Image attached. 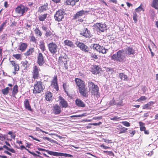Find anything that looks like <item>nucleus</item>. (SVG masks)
<instances>
[{
  "label": "nucleus",
  "instance_id": "6e6d98bb",
  "mask_svg": "<svg viewBox=\"0 0 158 158\" xmlns=\"http://www.w3.org/2000/svg\"><path fill=\"white\" fill-rule=\"evenodd\" d=\"M14 67V71H18L19 70V64H16V65Z\"/></svg>",
  "mask_w": 158,
  "mask_h": 158
},
{
  "label": "nucleus",
  "instance_id": "4c0bfd02",
  "mask_svg": "<svg viewBox=\"0 0 158 158\" xmlns=\"http://www.w3.org/2000/svg\"><path fill=\"white\" fill-rule=\"evenodd\" d=\"M52 93L50 92L47 93L46 95V99L48 101H50L52 99Z\"/></svg>",
  "mask_w": 158,
  "mask_h": 158
},
{
  "label": "nucleus",
  "instance_id": "1a4fd4ad",
  "mask_svg": "<svg viewBox=\"0 0 158 158\" xmlns=\"http://www.w3.org/2000/svg\"><path fill=\"white\" fill-rule=\"evenodd\" d=\"M134 46L126 47L124 50L125 54L130 57H131V55H135L136 52L135 49L134 48Z\"/></svg>",
  "mask_w": 158,
  "mask_h": 158
},
{
  "label": "nucleus",
  "instance_id": "603ef678",
  "mask_svg": "<svg viewBox=\"0 0 158 158\" xmlns=\"http://www.w3.org/2000/svg\"><path fill=\"white\" fill-rule=\"evenodd\" d=\"M122 123L124 126L126 127H128L130 126V124L128 122L126 121H123L122 122Z\"/></svg>",
  "mask_w": 158,
  "mask_h": 158
},
{
  "label": "nucleus",
  "instance_id": "f3484780",
  "mask_svg": "<svg viewBox=\"0 0 158 158\" xmlns=\"http://www.w3.org/2000/svg\"><path fill=\"white\" fill-rule=\"evenodd\" d=\"M60 104L61 105L62 108H66L68 106L67 102L62 97L59 96Z\"/></svg>",
  "mask_w": 158,
  "mask_h": 158
},
{
  "label": "nucleus",
  "instance_id": "0eeeda50",
  "mask_svg": "<svg viewBox=\"0 0 158 158\" xmlns=\"http://www.w3.org/2000/svg\"><path fill=\"white\" fill-rule=\"evenodd\" d=\"M43 89L44 88L42 86V82L40 81H38L34 85L33 92L35 94L39 93L41 91H43Z\"/></svg>",
  "mask_w": 158,
  "mask_h": 158
},
{
  "label": "nucleus",
  "instance_id": "a18cd8bd",
  "mask_svg": "<svg viewBox=\"0 0 158 158\" xmlns=\"http://www.w3.org/2000/svg\"><path fill=\"white\" fill-rule=\"evenodd\" d=\"M7 34H3L1 36V39L2 40H5L7 39Z\"/></svg>",
  "mask_w": 158,
  "mask_h": 158
},
{
  "label": "nucleus",
  "instance_id": "a878e982",
  "mask_svg": "<svg viewBox=\"0 0 158 158\" xmlns=\"http://www.w3.org/2000/svg\"><path fill=\"white\" fill-rule=\"evenodd\" d=\"M65 4L74 6L75 5L76 2L79 1V0H66Z\"/></svg>",
  "mask_w": 158,
  "mask_h": 158
},
{
  "label": "nucleus",
  "instance_id": "2eb2a0df",
  "mask_svg": "<svg viewBox=\"0 0 158 158\" xmlns=\"http://www.w3.org/2000/svg\"><path fill=\"white\" fill-rule=\"evenodd\" d=\"M75 81L77 85L78 86L79 89L85 86L84 81L80 79L76 78Z\"/></svg>",
  "mask_w": 158,
  "mask_h": 158
},
{
  "label": "nucleus",
  "instance_id": "4468645a",
  "mask_svg": "<svg viewBox=\"0 0 158 158\" xmlns=\"http://www.w3.org/2000/svg\"><path fill=\"white\" fill-rule=\"evenodd\" d=\"M79 90L81 95L85 98L88 97V91L87 88L85 87V86L79 89Z\"/></svg>",
  "mask_w": 158,
  "mask_h": 158
},
{
  "label": "nucleus",
  "instance_id": "774afa93",
  "mask_svg": "<svg viewBox=\"0 0 158 158\" xmlns=\"http://www.w3.org/2000/svg\"><path fill=\"white\" fill-rule=\"evenodd\" d=\"M104 141L106 143H112V141L111 140H108L106 139H104Z\"/></svg>",
  "mask_w": 158,
  "mask_h": 158
},
{
  "label": "nucleus",
  "instance_id": "20e7f679",
  "mask_svg": "<svg viewBox=\"0 0 158 158\" xmlns=\"http://www.w3.org/2000/svg\"><path fill=\"white\" fill-rule=\"evenodd\" d=\"M65 14V12L63 9L59 10L55 14L54 17L55 20L58 22L61 21L64 18Z\"/></svg>",
  "mask_w": 158,
  "mask_h": 158
},
{
  "label": "nucleus",
  "instance_id": "412c9836",
  "mask_svg": "<svg viewBox=\"0 0 158 158\" xmlns=\"http://www.w3.org/2000/svg\"><path fill=\"white\" fill-rule=\"evenodd\" d=\"M118 77L122 81H128L129 80L128 77L127 75L125 74L124 73H119Z\"/></svg>",
  "mask_w": 158,
  "mask_h": 158
},
{
  "label": "nucleus",
  "instance_id": "58836bf2",
  "mask_svg": "<svg viewBox=\"0 0 158 158\" xmlns=\"http://www.w3.org/2000/svg\"><path fill=\"white\" fill-rule=\"evenodd\" d=\"M10 89L9 87H6V88L2 89L1 91L4 95H7L9 93Z\"/></svg>",
  "mask_w": 158,
  "mask_h": 158
},
{
  "label": "nucleus",
  "instance_id": "f257e3e1",
  "mask_svg": "<svg viewBox=\"0 0 158 158\" xmlns=\"http://www.w3.org/2000/svg\"><path fill=\"white\" fill-rule=\"evenodd\" d=\"M126 55L124 50H120L117 52L116 54H114L111 56V59L114 61L123 63L126 60Z\"/></svg>",
  "mask_w": 158,
  "mask_h": 158
},
{
  "label": "nucleus",
  "instance_id": "4d7b16f0",
  "mask_svg": "<svg viewBox=\"0 0 158 158\" xmlns=\"http://www.w3.org/2000/svg\"><path fill=\"white\" fill-rule=\"evenodd\" d=\"M146 98L145 96H141L140 97V98H139L137 100V101L139 102H140L141 101L145 100H146Z\"/></svg>",
  "mask_w": 158,
  "mask_h": 158
},
{
  "label": "nucleus",
  "instance_id": "b1692460",
  "mask_svg": "<svg viewBox=\"0 0 158 158\" xmlns=\"http://www.w3.org/2000/svg\"><path fill=\"white\" fill-rule=\"evenodd\" d=\"M64 43L65 45L70 47L74 48L75 47L74 44L72 41L66 40L64 41Z\"/></svg>",
  "mask_w": 158,
  "mask_h": 158
},
{
  "label": "nucleus",
  "instance_id": "2f4dec72",
  "mask_svg": "<svg viewBox=\"0 0 158 158\" xmlns=\"http://www.w3.org/2000/svg\"><path fill=\"white\" fill-rule=\"evenodd\" d=\"M21 63L22 66L24 67V69L27 70L29 66V64L27 60H25L24 61H22Z\"/></svg>",
  "mask_w": 158,
  "mask_h": 158
},
{
  "label": "nucleus",
  "instance_id": "bb28decb",
  "mask_svg": "<svg viewBox=\"0 0 158 158\" xmlns=\"http://www.w3.org/2000/svg\"><path fill=\"white\" fill-rule=\"evenodd\" d=\"M48 9V4L46 3L44 5L39 7V11L40 12L47 10Z\"/></svg>",
  "mask_w": 158,
  "mask_h": 158
},
{
  "label": "nucleus",
  "instance_id": "5fc2aeb1",
  "mask_svg": "<svg viewBox=\"0 0 158 158\" xmlns=\"http://www.w3.org/2000/svg\"><path fill=\"white\" fill-rule=\"evenodd\" d=\"M104 152L106 153H108V154L110 156H114V154L112 152L104 151Z\"/></svg>",
  "mask_w": 158,
  "mask_h": 158
},
{
  "label": "nucleus",
  "instance_id": "ddd939ff",
  "mask_svg": "<svg viewBox=\"0 0 158 158\" xmlns=\"http://www.w3.org/2000/svg\"><path fill=\"white\" fill-rule=\"evenodd\" d=\"M37 63L40 66H42L45 63L44 58L43 54L41 52L39 53L38 54Z\"/></svg>",
  "mask_w": 158,
  "mask_h": 158
},
{
  "label": "nucleus",
  "instance_id": "69168bd1",
  "mask_svg": "<svg viewBox=\"0 0 158 158\" xmlns=\"http://www.w3.org/2000/svg\"><path fill=\"white\" fill-rule=\"evenodd\" d=\"M119 118L117 116H114L113 118H111V120L116 121V120H118L119 119Z\"/></svg>",
  "mask_w": 158,
  "mask_h": 158
},
{
  "label": "nucleus",
  "instance_id": "6e6552de",
  "mask_svg": "<svg viewBox=\"0 0 158 158\" xmlns=\"http://www.w3.org/2000/svg\"><path fill=\"white\" fill-rule=\"evenodd\" d=\"M96 30L98 31L103 32L106 30V25L105 23H98L95 24L94 25Z\"/></svg>",
  "mask_w": 158,
  "mask_h": 158
},
{
  "label": "nucleus",
  "instance_id": "3c124183",
  "mask_svg": "<svg viewBox=\"0 0 158 158\" xmlns=\"http://www.w3.org/2000/svg\"><path fill=\"white\" fill-rule=\"evenodd\" d=\"M52 33L49 30H48L46 31L45 33V35L47 37L50 36L52 34Z\"/></svg>",
  "mask_w": 158,
  "mask_h": 158
},
{
  "label": "nucleus",
  "instance_id": "79ce46f5",
  "mask_svg": "<svg viewBox=\"0 0 158 158\" xmlns=\"http://www.w3.org/2000/svg\"><path fill=\"white\" fill-rule=\"evenodd\" d=\"M127 130V128H126L124 127H121L119 129V131H120L119 134H120L121 133H125Z\"/></svg>",
  "mask_w": 158,
  "mask_h": 158
},
{
  "label": "nucleus",
  "instance_id": "c756f323",
  "mask_svg": "<svg viewBox=\"0 0 158 158\" xmlns=\"http://www.w3.org/2000/svg\"><path fill=\"white\" fill-rule=\"evenodd\" d=\"M151 6L156 9H158V0H153Z\"/></svg>",
  "mask_w": 158,
  "mask_h": 158
},
{
  "label": "nucleus",
  "instance_id": "dca6fc26",
  "mask_svg": "<svg viewBox=\"0 0 158 158\" xmlns=\"http://www.w3.org/2000/svg\"><path fill=\"white\" fill-rule=\"evenodd\" d=\"M80 34L81 35L84 36L86 38H89L92 36L89 31L87 28H85L83 31Z\"/></svg>",
  "mask_w": 158,
  "mask_h": 158
},
{
  "label": "nucleus",
  "instance_id": "bf43d9fd",
  "mask_svg": "<svg viewBox=\"0 0 158 158\" xmlns=\"http://www.w3.org/2000/svg\"><path fill=\"white\" fill-rule=\"evenodd\" d=\"M129 133L131 134V136L132 137L135 134V130L134 131H131V130H129Z\"/></svg>",
  "mask_w": 158,
  "mask_h": 158
},
{
  "label": "nucleus",
  "instance_id": "de8ad7c7",
  "mask_svg": "<svg viewBox=\"0 0 158 158\" xmlns=\"http://www.w3.org/2000/svg\"><path fill=\"white\" fill-rule=\"evenodd\" d=\"M6 135H3L0 133V140L2 141L6 139Z\"/></svg>",
  "mask_w": 158,
  "mask_h": 158
},
{
  "label": "nucleus",
  "instance_id": "9d476101",
  "mask_svg": "<svg viewBox=\"0 0 158 158\" xmlns=\"http://www.w3.org/2000/svg\"><path fill=\"white\" fill-rule=\"evenodd\" d=\"M49 50L51 53L54 54L57 52V45L54 43L52 42L49 43L48 45Z\"/></svg>",
  "mask_w": 158,
  "mask_h": 158
},
{
  "label": "nucleus",
  "instance_id": "f704fd0d",
  "mask_svg": "<svg viewBox=\"0 0 158 158\" xmlns=\"http://www.w3.org/2000/svg\"><path fill=\"white\" fill-rule=\"evenodd\" d=\"M39 46L40 49L41 50L42 52H43L45 50V46L44 42L43 41H40Z\"/></svg>",
  "mask_w": 158,
  "mask_h": 158
},
{
  "label": "nucleus",
  "instance_id": "09e8293b",
  "mask_svg": "<svg viewBox=\"0 0 158 158\" xmlns=\"http://www.w3.org/2000/svg\"><path fill=\"white\" fill-rule=\"evenodd\" d=\"M13 56L15 57L16 59L18 60H19L20 59H21V55L19 54H14L13 55Z\"/></svg>",
  "mask_w": 158,
  "mask_h": 158
},
{
  "label": "nucleus",
  "instance_id": "c9c22d12",
  "mask_svg": "<svg viewBox=\"0 0 158 158\" xmlns=\"http://www.w3.org/2000/svg\"><path fill=\"white\" fill-rule=\"evenodd\" d=\"M109 104L110 106H111L115 105H120V102H117L115 101L113 98L112 100L110 101Z\"/></svg>",
  "mask_w": 158,
  "mask_h": 158
},
{
  "label": "nucleus",
  "instance_id": "72a5a7b5",
  "mask_svg": "<svg viewBox=\"0 0 158 158\" xmlns=\"http://www.w3.org/2000/svg\"><path fill=\"white\" fill-rule=\"evenodd\" d=\"M34 51V48H30L27 52L24 53V55L26 56H28L31 55Z\"/></svg>",
  "mask_w": 158,
  "mask_h": 158
},
{
  "label": "nucleus",
  "instance_id": "7ed1b4c3",
  "mask_svg": "<svg viewBox=\"0 0 158 158\" xmlns=\"http://www.w3.org/2000/svg\"><path fill=\"white\" fill-rule=\"evenodd\" d=\"M75 44L81 50L85 52L88 53L90 51V48L83 43L77 40L75 42Z\"/></svg>",
  "mask_w": 158,
  "mask_h": 158
},
{
  "label": "nucleus",
  "instance_id": "aec40b11",
  "mask_svg": "<svg viewBox=\"0 0 158 158\" xmlns=\"http://www.w3.org/2000/svg\"><path fill=\"white\" fill-rule=\"evenodd\" d=\"M75 103L76 105L78 107H84L85 106V104L79 98H77L76 100Z\"/></svg>",
  "mask_w": 158,
  "mask_h": 158
},
{
  "label": "nucleus",
  "instance_id": "473e14b6",
  "mask_svg": "<svg viewBox=\"0 0 158 158\" xmlns=\"http://www.w3.org/2000/svg\"><path fill=\"white\" fill-rule=\"evenodd\" d=\"M18 87L17 85H15L14 86L13 90L12 91L13 96L15 97V94L18 92Z\"/></svg>",
  "mask_w": 158,
  "mask_h": 158
},
{
  "label": "nucleus",
  "instance_id": "c85d7f7f",
  "mask_svg": "<svg viewBox=\"0 0 158 158\" xmlns=\"http://www.w3.org/2000/svg\"><path fill=\"white\" fill-rule=\"evenodd\" d=\"M27 46V44L26 43H21V44L19 46V49L20 50L23 51L25 50Z\"/></svg>",
  "mask_w": 158,
  "mask_h": 158
},
{
  "label": "nucleus",
  "instance_id": "e2e57ef3",
  "mask_svg": "<svg viewBox=\"0 0 158 158\" xmlns=\"http://www.w3.org/2000/svg\"><path fill=\"white\" fill-rule=\"evenodd\" d=\"M64 67L66 69H68V66L67 65V61L65 62H64Z\"/></svg>",
  "mask_w": 158,
  "mask_h": 158
},
{
  "label": "nucleus",
  "instance_id": "f8f14e48",
  "mask_svg": "<svg viewBox=\"0 0 158 158\" xmlns=\"http://www.w3.org/2000/svg\"><path fill=\"white\" fill-rule=\"evenodd\" d=\"M90 13L89 11L85 10H83L77 12L76 14L73 16V19H79L80 17L86 14Z\"/></svg>",
  "mask_w": 158,
  "mask_h": 158
},
{
  "label": "nucleus",
  "instance_id": "4be33fe9",
  "mask_svg": "<svg viewBox=\"0 0 158 158\" xmlns=\"http://www.w3.org/2000/svg\"><path fill=\"white\" fill-rule=\"evenodd\" d=\"M24 105L25 108L27 110L31 111L32 109L31 108V106L29 104V99H26L24 102Z\"/></svg>",
  "mask_w": 158,
  "mask_h": 158
},
{
  "label": "nucleus",
  "instance_id": "cd10ccee",
  "mask_svg": "<svg viewBox=\"0 0 158 158\" xmlns=\"http://www.w3.org/2000/svg\"><path fill=\"white\" fill-rule=\"evenodd\" d=\"M37 149L39 151H45V152H47V153L48 154H49L51 155L54 156V152L52 151H49L48 150H46V149H44L39 148H38Z\"/></svg>",
  "mask_w": 158,
  "mask_h": 158
},
{
  "label": "nucleus",
  "instance_id": "a211bd4d",
  "mask_svg": "<svg viewBox=\"0 0 158 158\" xmlns=\"http://www.w3.org/2000/svg\"><path fill=\"white\" fill-rule=\"evenodd\" d=\"M54 156H64L65 157H73V155L68 154L66 153H63L61 152H54Z\"/></svg>",
  "mask_w": 158,
  "mask_h": 158
},
{
  "label": "nucleus",
  "instance_id": "5701e85b",
  "mask_svg": "<svg viewBox=\"0 0 158 158\" xmlns=\"http://www.w3.org/2000/svg\"><path fill=\"white\" fill-rule=\"evenodd\" d=\"M54 80L52 82V85L56 91L59 90V88L57 82V79L56 76L54 77L53 79Z\"/></svg>",
  "mask_w": 158,
  "mask_h": 158
},
{
  "label": "nucleus",
  "instance_id": "7c9ffc66",
  "mask_svg": "<svg viewBox=\"0 0 158 158\" xmlns=\"http://www.w3.org/2000/svg\"><path fill=\"white\" fill-rule=\"evenodd\" d=\"M67 56L66 55L64 56L61 55L59 58V61L61 63L67 61Z\"/></svg>",
  "mask_w": 158,
  "mask_h": 158
},
{
  "label": "nucleus",
  "instance_id": "052dcab7",
  "mask_svg": "<svg viewBox=\"0 0 158 158\" xmlns=\"http://www.w3.org/2000/svg\"><path fill=\"white\" fill-rule=\"evenodd\" d=\"M91 57L94 58L95 59H98L97 56L95 54H92L91 55Z\"/></svg>",
  "mask_w": 158,
  "mask_h": 158
},
{
  "label": "nucleus",
  "instance_id": "ea45409f",
  "mask_svg": "<svg viewBox=\"0 0 158 158\" xmlns=\"http://www.w3.org/2000/svg\"><path fill=\"white\" fill-rule=\"evenodd\" d=\"M47 14H44L43 15H40L39 16V19L40 21H44L46 18Z\"/></svg>",
  "mask_w": 158,
  "mask_h": 158
},
{
  "label": "nucleus",
  "instance_id": "13d9d810",
  "mask_svg": "<svg viewBox=\"0 0 158 158\" xmlns=\"http://www.w3.org/2000/svg\"><path fill=\"white\" fill-rule=\"evenodd\" d=\"M37 40L35 37L33 36H32L31 37V41L34 43H36V42Z\"/></svg>",
  "mask_w": 158,
  "mask_h": 158
},
{
  "label": "nucleus",
  "instance_id": "6ab92c4d",
  "mask_svg": "<svg viewBox=\"0 0 158 158\" xmlns=\"http://www.w3.org/2000/svg\"><path fill=\"white\" fill-rule=\"evenodd\" d=\"M52 109L53 113L56 115L59 114L61 112L60 107L57 104L53 106Z\"/></svg>",
  "mask_w": 158,
  "mask_h": 158
},
{
  "label": "nucleus",
  "instance_id": "c03bdc74",
  "mask_svg": "<svg viewBox=\"0 0 158 158\" xmlns=\"http://www.w3.org/2000/svg\"><path fill=\"white\" fill-rule=\"evenodd\" d=\"M137 17V14L135 12L134 13L133 18L135 23H136L138 21Z\"/></svg>",
  "mask_w": 158,
  "mask_h": 158
},
{
  "label": "nucleus",
  "instance_id": "0e129e2a",
  "mask_svg": "<svg viewBox=\"0 0 158 158\" xmlns=\"http://www.w3.org/2000/svg\"><path fill=\"white\" fill-rule=\"evenodd\" d=\"M29 136L31 138H32L34 140H35L36 141H39V142H40V140L37 139V138H35L32 135H29Z\"/></svg>",
  "mask_w": 158,
  "mask_h": 158
},
{
  "label": "nucleus",
  "instance_id": "864d4df0",
  "mask_svg": "<svg viewBox=\"0 0 158 158\" xmlns=\"http://www.w3.org/2000/svg\"><path fill=\"white\" fill-rule=\"evenodd\" d=\"M142 10H143V9L141 5H140L138 7L136 8L135 10L136 12H139Z\"/></svg>",
  "mask_w": 158,
  "mask_h": 158
},
{
  "label": "nucleus",
  "instance_id": "9b49d317",
  "mask_svg": "<svg viewBox=\"0 0 158 158\" xmlns=\"http://www.w3.org/2000/svg\"><path fill=\"white\" fill-rule=\"evenodd\" d=\"M90 71L93 74H97L102 71L101 68L96 65H92L91 66Z\"/></svg>",
  "mask_w": 158,
  "mask_h": 158
},
{
  "label": "nucleus",
  "instance_id": "423d86ee",
  "mask_svg": "<svg viewBox=\"0 0 158 158\" xmlns=\"http://www.w3.org/2000/svg\"><path fill=\"white\" fill-rule=\"evenodd\" d=\"M28 8L23 5L18 6L15 9V12L16 13L22 15L24 14L28 10Z\"/></svg>",
  "mask_w": 158,
  "mask_h": 158
},
{
  "label": "nucleus",
  "instance_id": "f03ea898",
  "mask_svg": "<svg viewBox=\"0 0 158 158\" xmlns=\"http://www.w3.org/2000/svg\"><path fill=\"white\" fill-rule=\"evenodd\" d=\"M88 86L90 92L92 95H97L99 91V88L98 86L95 85L93 82L89 81L88 83Z\"/></svg>",
  "mask_w": 158,
  "mask_h": 158
},
{
  "label": "nucleus",
  "instance_id": "e433bc0d",
  "mask_svg": "<svg viewBox=\"0 0 158 158\" xmlns=\"http://www.w3.org/2000/svg\"><path fill=\"white\" fill-rule=\"evenodd\" d=\"M139 124L140 127V130L141 131H143L146 129V128L144 126L145 124L144 123L141 122H139Z\"/></svg>",
  "mask_w": 158,
  "mask_h": 158
},
{
  "label": "nucleus",
  "instance_id": "39448f33",
  "mask_svg": "<svg viewBox=\"0 0 158 158\" xmlns=\"http://www.w3.org/2000/svg\"><path fill=\"white\" fill-rule=\"evenodd\" d=\"M92 45L93 49L94 50H96L100 53L101 52L103 54H105L108 51L107 49L105 48V47L103 46H101L99 45L98 44H92L91 46Z\"/></svg>",
  "mask_w": 158,
  "mask_h": 158
},
{
  "label": "nucleus",
  "instance_id": "680f3d73",
  "mask_svg": "<svg viewBox=\"0 0 158 158\" xmlns=\"http://www.w3.org/2000/svg\"><path fill=\"white\" fill-rule=\"evenodd\" d=\"M150 12L152 16L154 17L155 16V12L154 11V10L152 9L151 10H150Z\"/></svg>",
  "mask_w": 158,
  "mask_h": 158
},
{
  "label": "nucleus",
  "instance_id": "a19ab883",
  "mask_svg": "<svg viewBox=\"0 0 158 158\" xmlns=\"http://www.w3.org/2000/svg\"><path fill=\"white\" fill-rule=\"evenodd\" d=\"M42 138L44 139V140L46 139V140H48V141L52 143H56V144H58L56 141L52 139H51L50 138H49L48 137H43Z\"/></svg>",
  "mask_w": 158,
  "mask_h": 158
},
{
  "label": "nucleus",
  "instance_id": "393cba45",
  "mask_svg": "<svg viewBox=\"0 0 158 158\" xmlns=\"http://www.w3.org/2000/svg\"><path fill=\"white\" fill-rule=\"evenodd\" d=\"M39 72L38 71V68L37 66H35L34 67L33 70V77L34 79H37L38 77Z\"/></svg>",
  "mask_w": 158,
  "mask_h": 158
},
{
  "label": "nucleus",
  "instance_id": "8fccbe9b",
  "mask_svg": "<svg viewBox=\"0 0 158 158\" xmlns=\"http://www.w3.org/2000/svg\"><path fill=\"white\" fill-rule=\"evenodd\" d=\"M86 115V114L84 113L82 114H80L78 115H73L71 116V117H82L84 116H85Z\"/></svg>",
  "mask_w": 158,
  "mask_h": 158
},
{
  "label": "nucleus",
  "instance_id": "338daca9",
  "mask_svg": "<svg viewBox=\"0 0 158 158\" xmlns=\"http://www.w3.org/2000/svg\"><path fill=\"white\" fill-rule=\"evenodd\" d=\"M142 89L143 93H144L147 90V87L145 86H144L142 88Z\"/></svg>",
  "mask_w": 158,
  "mask_h": 158
},
{
  "label": "nucleus",
  "instance_id": "37998d69",
  "mask_svg": "<svg viewBox=\"0 0 158 158\" xmlns=\"http://www.w3.org/2000/svg\"><path fill=\"white\" fill-rule=\"evenodd\" d=\"M35 32L37 35H38L40 36H41L42 35V33L40 30L38 28H36L35 30Z\"/></svg>",
  "mask_w": 158,
  "mask_h": 158
},
{
  "label": "nucleus",
  "instance_id": "49530a36",
  "mask_svg": "<svg viewBox=\"0 0 158 158\" xmlns=\"http://www.w3.org/2000/svg\"><path fill=\"white\" fill-rule=\"evenodd\" d=\"M154 103H155V102H154L153 101H151V102H148V103H147V106H148V107H149V109H150V110L151 109L152 107H151V106H152Z\"/></svg>",
  "mask_w": 158,
  "mask_h": 158
}]
</instances>
